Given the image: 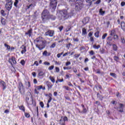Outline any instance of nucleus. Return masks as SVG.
I'll use <instances>...</instances> for the list:
<instances>
[{
  "mask_svg": "<svg viewBox=\"0 0 125 125\" xmlns=\"http://www.w3.org/2000/svg\"><path fill=\"white\" fill-rule=\"evenodd\" d=\"M73 15H74L73 11H71L68 13L66 9L61 10L58 13V18L60 21H65V20L69 19V18H71Z\"/></svg>",
  "mask_w": 125,
  "mask_h": 125,
  "instance_id": "obj_1",
  "label": "nucleus"
},
{
  "mask_svg": "<svg viewBox=\"0 0 125 125\" xmlns=\"http://www.w3.org/2000/svg\"><path fill=\"white\" fill-rule=\"evenodd\" d=\"M49 11L46 9L43 10L42 13L41 18L43 22H45L47 20H49Z\"/></svg>",
  "mask_w": 125,
  "mask_h": 125,
  "instance_id": "obj_2",
  "label": "nucleus"
},
{
  "mask_svg": "<svg viewBox=\"0 0 125 125\" xmlns=\"http://www.w3.org/2000/svg\"><path fill=\"white\" fill-rule=\"evenodd\" d=\"M57 6V0H50V8L53 10H55Z\"/></svg>",
  "mask_w": 125,
  "mask_h": 125,
  "instance_id": "obj_3",
  "label": "nucleus"
},
{
  "mask_svg": "<svg viewBox=\"0 0 125 125\" xmlns=\"http://www.w3.org/2000/svg\"><path fill=\"white\" fill-rule=\"evenodd\" d=\"M46 41H44V42L39 43L38 44H36V46L37 48H39L40 50H42L44 47H45V43Z\"/></svg>",
  "mask_w": 125,
  "mask_h": 125,
  "instance_id": "obj_4",
  "label": "nucleus"
},
{
  "mask_svg": "<svg viewBox=\"0 0 125 125\" xmlns=\"http://www.w3.org/2000/svg\"><path fill=\"white\" fill-rule=\"evenodd\" d=\"M5 8L8 10V11H10L11 9L12 8V0H10V1H8L5 5Z\"/></svg>",
  "mask_w": 125,
  "mask_h": 125,
  "instance_id": "obj_5",
  "label": "nucleus"
},
{
  "mask_svg": "<svg viewBox=\"0 0 125 125\" xmlns=\"http://www.w3.org/2000/svg\"><path fill=\"white\" fill-rule=\"evenodd\" d=\"M8 62L10 63V64H11L12 67H13V64L15 65V64L17 63L16 59L15 57L12 56L10 59H9Z\"/></svg>",
  "mask_w": 125,
  "mask_h": 125,
  "instance_id": "obj_6",
  "label": "nucleus"
},
{
  "mask_svg": "<svg viewBox=\"0 0 125 125\" xmlns=\"http://www.w3.org/2000/svg\"><path fill=\"white\" fill-rule=\"evenodd\" d=\"M18 88L20 90V93H21V94H23V93H24V86H23L22 82H19Z\"/></svg>",
  "mask_w": 125,
  "mask_h": 125,
  "instance_id": "obj_7",
  "label": "nucleus"
},
{
  "mask_svg": "<svg viewBox=\"0 0 125 125\" xmlns=\"http://www.w3.org/2000/svg\"><path fill=\"white\" fill-rule=\"evenodd\" d=\"M124 107H125V105H124V104H120L119 107H114V108L115 109H117L118 112H120V113H123L124 112Z\"/></svg>",
  "mask_w": 125,
  "mask_h": 125,
  "instance_id": "obj_8",
  "label": "nucleus"
},
{
  "mask_svg": "<svg viewBox=\"0 0 125 125\" xmlns=\"http://www.w3.org/2000/svg\"><path fill=\"white\" fill-rule=\"evenodd\" d=\"M54 35V31L51 30H48L45 33V36H49V37H53Z\"/></svg>",
  "mask_w": 125,
  "mask_h": 125,
  "instance_id": "obj_9",
  "label": "nucleus"
},
{
  "mask_svg": "<svg viewBox=\"0 0 125 125\" xmlns=\"http://www.w3.org/2000/svg\"><path fill=\"white\" fill-rule=\"evenodd\" d=\"M42 89L43 90H44L45 89V87H42V85H40L37 86L35 89V92L37 94H39V91L38 90H40V89Z\"/></svg>",
  "mask_w": 125,
  "mask_h": 125,
  "instance_id": "obj_10",
  "label": "nucleus"
},
{
  "mask_svg": "<svg viewBox=\"0 0 125 125\" xmlns=\"http://www.w3.org/2000/svg\"><path fill=\"white\" fill-rule=\"evenodd\" d=\"M25 97H26L25 100L27 103H28V101H29L30 98H31V101H32V103H33L34 99L33 98V96L32 95H31V94L26 95Z\"/></svg>",
  "mask_w": 125,
  "mask_h": 125,
  "instance_id": "obj_11",
  "label": "nucleus"
},
{
  "mask_svg": "<svg viewBox=\"0 0 125 125\" xmlns=\"http://www.w3.org/2000/svg\"><path fill=\"white\" fill-rule=\"evenodd\" d=\"M0 87L2 88L3 90H4V89L6 88V84H5V82L2 80H0Z\"/></svg>",
  "mask_w": 125,
  "mask_h": 125,
  "instance_id": "obj_12",
  "label": "nucleus"
},
{
  "mask_svg": "<svg viewBox=\"0 0 125 125\" xmlns=\"http://www.w3.org/2000/svg\"><path fill=\"white\" fill-rule=\"evenodd\" d=\"M35 42H38V43H41L42 42L43 43V42L45 41H42V37H39L37 38L36 39H35Z\"/></svg>",
  "mask_w": 125,
  "mask_h": 125,
  "instance_id": "obj_13",
  "label": "nucleus"
},
{
  "mask_svg": "<svg viewBox=\"0 0 125 125\" xmlns=\"http://www.w3.org/2000/svg\"><path fill=\"white\" fill-rule=\"evenodd\" d=\"M82 22L84 25H85V24H87V23L89 22V18L88 17L84 18L83 21H82Z\"/></svg>",
  "mask_w": 125,
  "mask_h": 125,
  "instance_id": "obj_14",
  "label": "nucleus"
},
{
  "mask_svg": "<svg viewBox=\"0 0 125 125\" xmlns=\"http://www.w3.org/2000/svg\"><path fill=\"white\" fill-rule=\"evenodd\" d=\"M25 35H28L29 37H31L33 35V29L32 28L30 29L28 32L25 33Z\"/></svg>",
  "mask_w": 125,
  "mask_h": 125,
  "instance_id": "obj_15",
  "label": "nucleus"
},
{
  "mask_svg": "<svg viewBox=\"0 0 125 125\" xmlns=\"http://www.w3.org/2000/svg\"><path fill=\"white\" fill-rule=\"evenodd\" d=\"M42 54L44 56H50V54H51V53H48V52H47V51L45 50L43 52Z\"/></svg>",
  "mask_w": 125,
  "mask_h": 125,
  "instance_id": "obj_16",
  "label": "nucleus"
},
{
  "mask_svg": "<svg viewBox=\"0 0 125 125\" xmlns=\"http://www.w3.org/2000/svg\"><path fill=\"white\" fill-rule=\"evenodd\" d=\"M112 48L114 51H117L118 50V46L116 44H113L112 45Z\"/></svg>",
  "mask_w": 125,
  "mask_h": 125,
  "instance_id": "obj_17",
  "label": "nucleus"
},
{
  "mask_svg": "<svg viewBox=\"0 0 125 125\" xmlns=\"http://www.w3.org/2000/svg\"><path fill=\"white\" fill-rule=\"evenodd\" d=\"M49 19H51V20H55V19H56V17L50 14L49 16Z\"/></svg>",
  "mask_w": 125,
  "mask_h": 125,
  "instance_id": "obj_18",
  "label": "nucleus"
},
{
  "mask_svg": "<svg viewBox=\"0 0 125 125\" xmlns=\"http://www.w3.org/2000/svg\"><path fill=\"white\" fill-rule=\"evenodd\" d=\"M27 7L26 9H33L35 7V5L34 4H31L29 6H27Z\"/></svg>",
  "mask_w": 125,
  "mask_h": 125,
  "instance_id": "obj_19",
  "label": "nucleus"
},
{
  "mask_svg": "<svg viewBox=\"0 0 125 125\" xmlns=\"http://www.w3.org/2000/svg\"><path fill=\"white\" fill-rule=\"evenodd\" d=\"M46 84L48 87V89H49L51 88V87H52V84H51V82H47Z\"/></svg>",
  "mask_w": 125,
  "mask_h": 125,
  "instance_id": "obj_20",
  "label": "nucleus"
},
{
  "mask_svg": "<svg viewBox=\"0 0 125 125\" xmlns=\"http://www.w3.org/2000/svg\"><path fill=\"white\" fill-rule=\"evenodd\" d=\"M112 41H106V45L108 46H112L113 45V43L111 42Z\"/></svg>",
  "mask_w": 125,
  "mask_h": 125,
  "instance_id": "obj_21",
  "label": "nucleus"
},
{
  "mask_svg": "<svg viewBox=\"0 0 125 125\" xmlns=\"http://www.w3.org/2000/svg\"><path fill=\"white\" fill-rule=\"evenodd\" d=\"M93 47L95 49H99V48H100L101 46H100V45H96V44H94L93 46Z\"/></svg>",
  "mask_w": 125,
  "mask_h": 125,
  "instance_id": "obj_22",
  "label": "nucleus"
},
{
  "mask_svg": "<svg viewBox=\"0 0 125 125\" xmlns=\"http://www.w3.org/2000/svg\"><path fill=\"white\" fill-rule=\"evenodd\" d=\"M25 84L26 85V86L28 87V88H30V87H31V83H30V82H25Z\"/></svg>",
  "mask_w": 125,
  "mask_h": 125,
  "instance_id": "obj_23",
  "label": "nucleus"
},
{
  "mask_svg": "<svg viewBox=\"0 0 125 125\" xmlns=\"http://www.w3.org/2000/svg\"><path fill=\"white\" fill-rule=\"evenodd\" d=\"M26 46H23V48H22V50L21 51V54H24L26 51H27V50L26 49Z\"/></svg>",
  "mask_w": 125,
  "mask_h": 125,
  "instance_id": "obj_24",
  "label": "nucleus"
},
{
  "mask_svg": "<svg viewBox=\"0 0 125 125\" xmlns=\"http://www.w3.org/2000/svg\"><path fill=\"white\" fill-rule=\"evenodd\" d=\"M97 97L100 100H102L104 98L103 96L101 94H97Z\"/></svg>",
  "mask_w": 125,
  "mask_h": 125,
  "instance_id": "obj_25",
  "label": "nucleus"
},
{
  "mask_svg": "<svg viewBox=\"0 0 125 125\" xmlns=\"http://www.w3.org/2000/svg\"><path fill=\"white\" fill-rule=\"evenodd\" d=\"M113 59H114V60H115V61H116V62H119L120 58H119V57H118V56H115L113 57Z\"/></svg>",
  "mask_w": 125,
  "mask_h": 125,
  "instance_id": "obj_26",
  "label": "nucleus"
},
{
  "mask_svg": "<svg viewBox=\"0 0 125 125\" xmlns=\"http://www.w3.org/2000/svg\"><path fill=\"white\" fill-rule=\"evenodd\" d=\"M99 12L101 14V15H104V14H105V11H103V9L102 8L100 9Z\"/></svg>",
  "mask_w": 125,
  "mask_h": 125,
  "instance_id": "obj_27",
  "label": "nucleus"
},
{
  "mask_svg": "<svg viewBox=\"0 0 125 125\" xmlns=\"http://www.w3.org/2000/svg\"><path fill=\"white\" fill-rule=\"evenodd\" d=\"M49 79L51 81L52 83H55V79H54V77L52 76H50Z\"/></svg>",
  "mask_w": 125,
  "mask_h": 125,
  "instance_id": "obj_28",
  "label": "nucleus"
},
{
  "mask_svg": "<svg viewBox=\"0 0 125 125\" xmlns=\"http://www.w3.org/2000/svg\"><path fill=\"white\" fill-rule=\"evenodd\" d=\"M110 75L111 76V77H113L115 79H116L117 78V74H116L115 73H110Z\"/></svg>",
  "mask_w": 125,
  "mask_h": 125,
  "instance_id": "obj_29",
  "label": "nucleus"
},
{
  "mask_svg": "<svg viewBox=\"0 0 125 125\" xmlns=\"http://www.w3.org/2000/svg\"><path fill=\"white\" fill-rule=\"evenodd\" d=\"M82 34L83 35H86V29L85 28H83L82 29Z\"/></svg>",
  "mask_w": 125,
  "mask_h": 125,
  "instance_id": "obj_30",
  "label": "nucleus"
},
{
  "mask_svg": "<svg viewBox=\"0 0 125 125\" xmlns=\"http://www.w3.org/2000/svg\"><path fill=\"white\" fill-rule=\"evenodd\" d=\"M107 41L112 42L113 41V38H112V37L108 36L106 39Z\"/></svg>",
  "mask_w": 125,
  "mask_h": 125,
  "instance_id": "obj_31",
  "label": "nucleus"
},
{
  "mask_svg": "<svg viewBox=\"0 0 125 125\" xmlns=\"http://www.w3.org/2000/svg\"><path fill=\"white\" fill-rule=\"evenodd\" d=\"M4 45L5 47L7 48V49H8V50H10V46H9V45H8L6 43H4Z\"/></svg>",
  "mask_w": 125,
  "mask_h": 125,
  "instance_id": "obj_32",
  "label": "nucleus"
},
{
  "mask_svg": "<svg viewBox=\"0 0 125 125\" xmlns=\"http://www.w3.org/2000/svg\"><path fill=\"white\" fill-rule=\"evenodd\" d=\"M49 100H48V103H50V102H51V100H52V98H51V97L52 96V95H49Z\"/></svg>",
  "mask_w": 125,
  "mask_h": 125,
  "instance_id": "obj_33",
  "label": "nucleus"
},
{
  "mask_svg": "<svg viewBox=\"0 0 125 125\" xmlns=\"http://www.w3.org/2000/svg\"><path fill=\"white\" fill-rule=\"evenodd\" d=\"M19 1L18 0H15V2L14 3V5L16 7H18V5L19 3Z\"/></svg>",
  "mask_w": 125,
  "mask_h": 125,
  "instance_id": "obj_34",
  "label": "nucleus"
},
{
  "mask_svg": "<svg viewBox=\"0 0 125 125\" xmlns=\"http://www.w3.org/2000/svg\"><path fill=\"white\" fill-rule=\"evenodd\" d=\"M94 35L96 38H99V31H97L95 33Z\"/></svg>",
  "mask_w": 125,
  "mask_h": 125,
  "instance_id": "obj_35",
  "label": "nucleus"
},
{
  "mask_svg": "<svg viewBox=\"0 0 125 125\" xmlns=\"http://www.w3.org/2000/svg\"><path fill=\"white\" fill-rule=\"evenodd\" d=\"M113 39L114 40H119V36H118V35L115 34L113 36Z\"/></svg>",
  "mask_w": 125,
  "mask_h": 125,
  "instance_id": "obj_36",
  "label": "nucleus"
},
{
  "mask_svg": "<svg viewBox=\"0 0 125 125\" xmlns=\"http://www.w3.org/2000/svg\"><path fill=\"white\" fill-rule=\"evenodd\" d=\"M56 46V43L54 42L50 46V48H54Z\"/></svg>",
  "mask_w": 125,
  "mask_h": 125,
  "instance_id": "obj_37",
  "label": "nucleus"
},
{
  "mask_svg": "<svg viewBox=\"0 0 125 125\" xmlns=\"http://www.w3.org/2000/svg\"><path fill=\"white\" fill-rule=\"evenodd\" d=\"M38 75H39V77H42V76H43V75H44V73H43V72H42V71H40Z\"/></svg>",
  "mask_w": 125,
  "mask_h": 125,
  "instance_id": "obj_38",
  "label": "nucleus"
},
{
  "mask_svg": "<svg viewBox=\"0 0 125 125\" xmlns=\"http://www.w3.org/2000/svg\"><path fill=\"white\" fill-rule=\"evenodd\" d=\"M107 36H108V34H107V33L104 34L102 36V40H105V39L106 38V37H107Z\"/></svg>",
  "mask_w": 125,
  "mask_h": 125,
  "instance_id": "obj_39",
  "label": "nucleus"
},
{
  "mask_svg": "<svg viewBox=\"0 0 125 125\" xmlns=\"http://www.w3.org/2000/svg\"><path fill=\"white\" fill-rule=\"evenodd\" d=\"M1 23L2 24V25H5V23H6L5 22V20H4V19H2L1 20Z\"/></svg>",
  "mask_w": 125,
  "mask_h": 125,
  "instance_id": "obj_40",
  "label": "nucleus"
},
{
  "mask_svg": "<svg viewBox=\"0 0 125 125\" xmlns=\"http://www.w3.org/2000/svg\"><path fill=\"white\" fill-rule=\"evenodd\" d=\"M86 112H87L86 108H85V107L83 109V111L81 112V113H82V114H85Z\"/></svg>",
  "mask_w": 125,
  "mask_h": 125,
  "instance_id": "obj_41",
  "label": "nucleus"
},
{
  "mask_svg": "<svg viewBox=\"0 0 125 125\" xmlns=\"http://www.w3.org/2000/svg\"><path fill=\"white\" fill-rule=\"evenodd\" d=\"M115 30H111V32H110V36H114V35H116L115 34Z\"/></svg>",
  "mask_w": 125,
  "mask_h": 125,
  "instance_id": "obj_42",
  "label": "nucleus"
},
{
  "mask_svg": "<svg viewBox=\"0 0 125 125\" xmlns=\"http://www.w3.org/2000/svg\"><path fill=\"white\" fill-rule=\"evenodd\" d=\"M24 116L26 117V118H30V114L24 112Z\"/></svg>",
  "mask_w": 125,
  "mask_h": 125,
  "instance_id": "obj_43",
  "label": "nucleus"
},
{
  "mask_svg": "<svg viewBox=\"0 0 125 125\" xmlns=\"http://www.w3.org/2000/svg\"><path fill=\"white\" fill-rule=\"evenodd\" d=\"M0 12H1V15H2V16H5V15H6V14H5V13H4V10H1Z\"/></svg>",
  "mask_w": 125,
  "mask_h": 125,
  "instance_id": "obj_44",
  "label": "nucleus"
},
{
  "mask_svg": "<svg viewBox=\"0 0 125 125\" xmlns=\"http://www.w3.org/2000/svg\"><path fill=\"white\" fill-rule=\"evenodd\" d=\"M53 69H54V65L50 66L48 68V70H49V71H51V70H53Z\"/></svg>",
  "mask_w": 125,
  "mask_h": 125,
  "instance_id": "obj_45",
  "label": "nucleus"
},
{
  "mask_svg": "<svg viewBox=\"0 0 125 125\" xmlns=\"http://www.w3.org/2000/svg\"><path fill=\"white\" fill-rule=\"evenodd\" d=\"M44 65H46V66H49L50 65V63L48 62H43Z\"/></svg>",
  "mask_w": 125,
  "mask_h": 125,
  "instance_id": "obj_46",
  "label": "nucleus"
},
{
  "mask_svg": "<svg viewBox=\"0 0 125 125\" xmlns=\"http://www.w3.org/2000/svg\"><path fill=\"white\" fill-rule=\"evenodd\" d=\"M64 70H71L72 67H63Z\"/></svg>",
  "mask_w": 125,
  "mask_h": 125,
  "instance_id": "obj_47",
  "label": "nucleus"
},
{
  "mask_svg": "<svg viewBox=\"0 0 125 125\" xmlns=\"http://www.w3.org/2000/svg\"><path fill=\"white\" fill-rule=\"evenodd\" d=\"M40 106L42 108H43L44 106V104H43V102H40Z\"/></svg>",
  "mask_w": 125,
  "mask_h": 125,
  "instance_id": "obj_48",
  "label": "nucleus"
},
{
  "mask_svg": "<svg viewBox=\"0 0 125 125\" xmlns=\"http://www.w3.org/2000/svg\"><path fill=\"white\" fill-rule=\"evenodd\" d=\"M92 35H93V32L91 31L88 34V37H89V38H91L92 37Z\"/></svg>",
  "mask_w": 125,
  "mask_h": 125,
  "instance_id": "obj_49",
  "label": "nucleus"
},
{
  "mask_svg": "<svg viewBox=\"0 0 125 125\" xmlns=\"http://www.w3.org/2000/svg\"><path fill=\"white\" fill-rule=\"evenodd\" d=\"M20 110L23 111V112H25V107H24L23 106H20Z\"/></svg>",
  "mask_w": 125,
  "mask_h": 125,
  "instance_id": "obj_50",
  "label": "nucleus"
},
{
  "mask_svg": "<svg viewBox=\"0 0 125 125\" xmlns=\"http://www.w3.org/2000/svg\"><path fill=\"white\" fill-rule=\"evenodd\" d=\"M90 42H92L93 43V42H94V39L93 38V37H90Z\"/></svg>",
  "mask_w": 125,
  "mask_h": 125,
  "instance_id": "obj_51",
  "label": "nucleus"
},
{
  "mask_svg": "<svg viewBox=\"0 0 125 125\" xmlns=\"http://www.w3.org/2000/svg\"><path fill=\"white\" fill-rule=\"evenodd\" d=\"M55 71H56V73H59V71H60V69H59V67H56L55 68Z\"/></svg>",
  "mask_w": 125,
  "mask_h": 125,
  "instance_id": "obj_52",
  "label": "nucleus"
},
{
  "mask_svg": "<svg viewBox=\"0 0 125 125\" xmlns=\"http://www.w3.org/2000/svg\"><path fill=\"white\" fill-rule=\"evenodd\" d=\"M21 64L22 65V66H24L25 65V61L24 60H22L21 61Z\"/></svg>",
  "mask_w": 125,
  "mask_h": 125,
  "instance_id": "obj_53",
  "label": "nucleus"
},
{
  "mask_svg": "<svg viewBox=\"0 0 125 125\" xmlns=\"http://www.w3.org/2000/svg\"><path fill=\"white\" fill-rule=\"evenodd\" d=\"M62 54H63V52H62V53L58 54L57 55L58 58H60V57H61V55H62Z\"/></svg>",
  "mask_w": 125,
  "mask_h": 125,
  "instance_id": "obj_54",
  "label": "nucleus"
},
{
  "mask_svg": "<svg viewBox=\"0 0 125 125\" xmlns=\"http://www.w3.org/2000/svg\"><path fill=\"white\" fill-rule=\"evenodd\" d=\"M69 65H71L70 62H67L65 63V66H69Z\"/></svg>",
  "mask_w": 125,
  "mask_h": 125,
  "instance_id": "obj_55",
  "label": "nucleus"
},
{
  "mask_svg": "<svg viewBox=\"0 0 125 125\" xmlns=\"http://www.w3.org/2000/svg\"><path fill=\"white\" fill-rule=\"evenodd\" d=\"M101 2V0H98L95 3V4H99Z\"/></svg>",
  "mask_w": 125,
  "mask_h": 125,
  "instance_id": "obj_56",
  "label": "nucleus"
},
{
  "mask_svg": "<svg viewBox=\"0 0 125 125\" xmlns=\"http://www.w3.org/2000/svg\"><path fill=\"white\" fill-rule=\"evenodd\" d=\"M66 121H68V118L67 117L65 116L63 118V121L65 123L66 122Z\"/></svg>",
  "mask_w": 125,
  "mask_h": 125,
  "instance_id": "obj_57",
  "label": "nucleus"
},
{
  "mask_svg": "<svg viewBox=\"0 0 125 125\" xmlns=\"http://www.w3.org/2000/svg\"><path fill=\"white\" fill-rule=\"evenodd\" d=\"M63 26H61L60 27H59V29L60 31V32H61V31H62L63 30Z\"/></svg>",
  "mask_w": 125,
  "mask_h": 125,
  "instance_id": "obj_58",
  "label": "nucleus"
},
{
  "mask_svg": "<svg viewBox=\"0 0 125 125\" xmlns=\"http://www.w3.org/2000/svg\"><path fill=\"white\" fill-rule=\"evenodd\" d=\"M121 42H122V43H125V39H124V38H121Z\"/></svg>",
  "mask_w": 125,
  "mask_h": 125,
  "instance_id": "obj_59",
  "label": "nucleus"
},
{
  "mask_svg": "<svg viewBox=\"0 0 125 125\" xmlns=\"http://www.w3.org/2000/svg\"><path fill=\"white\" fill-rule=\"evenodd\" d=\"M55 64L56 65H60V64H61V62H58L57 61H55Z\"/></svg>",
  "mask_w": 125,
  "mask_h": 125,
  "instance_id": "obj_60",
  "label": "nucleus"
},
{
  "mask_svg": "<svg viewBox=\"0 0 125 125\" xmlns=\"http://www.w3.org/2000/svg\"><path fill=\"white\" fill-rule=\"evenodd\" d=\"M73 41H74V42H79V39H78V38H74V39H73Z\"/></svg>",
  "mask_w": 125,
  "mask_h": 125,
  "instance_id": "obj_61",
  "label": "nucleus"
},
{
  "mask_svg": "<svg viewBox=\"0 0 125 125\" xmlns=\"http://www.w3.org/2000/svg\"><path fill=\"white\" fill-rule=\"evenodd\" d=\"M84 49H85V47H84V46L81 47H80V50L81 51L83 50H84Z\"/></svg>",
  "mask_w": 125,
  "mask_h": 125,
  "instance_id": "obj_62",
  "label": "nucleus"
},
{
  "mask_svg": "<svg viewBox=\"0 0 125 125\" xmlns=\"http://www.w3.org/2000/svg\"><path fill=\"white\" fill-rule=\"evenodd\" d=\"M34 65H36V66H39V62H38V61H35L34 62Z\"/></svg>",
  "mask_w": 125,
  "mask_h": 125,
  "instance_id": "obj_63",
  "label": "nucleus"
},
{
  "mask_svg": "<svg viewBox=\"0 0 125 125\" xmlns=\"http://www.w3.org/2000/svg\"><path fill=\"white\" fill-rule=\"evenodd\" d=\"M90 55H94V52L92 50H91L90 52H89Z\"/></svg>",
  "mask_w": 125,
  "mask_h": 125,
  "instance_id": "obj_64",
  "label": "nucleus"
}]
</instances>
